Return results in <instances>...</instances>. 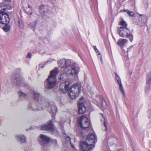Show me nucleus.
Instances as JSON below:
<instances>
[{"mask_svg":"<svg viewBox=\"0 0 151 151\" xmlns=\"http://www.w3.org/2000/svg\"><path fill=\"white\" fill-rule=\"evenodd\" d=\"M32 98L34 102H30L27 106V110L29 111H38L43 109V107L39 106L42 104V100L44 101V98L40 99V94L36 91L34 90L32 92Z\"/></svg>","mask_w":151,"mask_h":151,"instance_id":"nucleus-1","label":"nucleus"},{"mask_svg":"<svg viewBox=\"0 0 151 151\" xmlns=\"http://www.w3.org/2000/svg\"><path fill=\"white\" fill-rule=\"evenodd\" d=\"M97 137L95 134H90L86 137L85 141H81L79 146L82 151H90L95 146V143L97 141Z\"/></svg>","mask_w":151,"mask_h":151,"instance_id":"nucleus-2","label":"nucleus"},{"mask_svg":"<svg viewBox=\"0 0 151 151\" xmlns=\"http://www.w3.org/2000/svg\"><path fill=\"white\" fill-rule=\"evenodd\" d=\"M22 69L20 68L16 69L14 72L11 77V81L19 86L25 87L26 86L24 79L20 75L21 73Z\"/></svg>","mask_w":151,"mask_h":151,"instance_id":"nucleus-3","label":"nucleus"},{"mask_svg":"<svg viewBox=\"0 0 151 151\" xmlns=\"http://www.w3.org/2000/svg\"><path fill=\"white\" fill-rule=\"evenodd\" d=\"M70 65L71 62L69 60H65L64 71L67 72L69 74L72 75V76L76 77L79 72L80 68L76 64H74L71 65Z\"/></svg>","mask_w":151,"mask_h":151,"instance_id":"nucleus-4","label":"nucleus"},{"mask_svg":"<svg viewBox=\"0 0 151 151\" xmlns=\"http://www.w3.org/2000/svg\"><path fill=\"white\" fill-rule=\"evenodd\" d=\"M58 72V68H56L50 71V76L45 81L47 83V88L51 89L55 87L56 84V76Z\"/></svg>","mask_w":151,"mask_h":151,"instance_id":"nucleus-5","label":"nucleus"},{"mask_svg":"<svg viewBox=\"0 0 151 151\" xmlns=\"http://www.w3.org/2000/svg\"><path fill=\"white\" fill-rule=\"evenodd\" d=\"M117 32L120 37H127L129 39L131 42H132L134 38L133 35L130 33L129 30L127 28L120 27L117 29Z\"/></svg>","mask_w":151,"mask_h":151,"instance_id":"nucleus-6","label":"nucleus"},{"mask_svg":"<svg viewBox=\"0 0 151 151\" xmlns=\"http://www.w3.org/2000/svg\"><path fill=\"white\" fill-rule=\"evenodd\" d=\"M81 85L78 83L74 84L70 88L69 94L71 99H74L79 95L81 91Z\"/></svg>","mask_w":151,"mask_h":151,"instance_id":"nucleus-7","label":"nucleus"},{"mask_svg":"<svg viewBox=\"0 0 151 151\" xmlns=\"http://www.w3.org/2000/svg\"><path fill=\"white\" fill-rule=\"evenodd\" d=\"M50 137L42 134L39 136L38 141L42 149V151H45L50 140Z\"/></svg>","mask_w":151,"mask_h":151,"instance_id":"nucleus-8","label":"nucleus"},{"mask_svg":"<svg viewBox=\"0 0 151 151\" xmlns=\"http://www.w3.org/2000/svg\"><path fill=\"white\" fill-rule=\"evenodd\" d=\"M78 124L82 129H86L91 127V122L86 117L81 116L78 120Z\"/></svg>","mask_w":151,"mask_h":151,"instance_id":"nucleus-9","label":"nucleus"},{"mask_svg":"<svg viewBox=\"0 0 151 151\" xmlns=\"http://www.w3.org/2000/svg\"><path fill=\"white\" fill-rule=\"evenodd\" d=\"M42 104H40L39 106H42L40 105L43 104V105L46 107H48L47 109L48 111L50 113L52 112H56L57 111V107L55 106V104L51 102L49 103L47 101H45L44 99V101L42 100Z\"/></svg>","mask_w":151,"mask_h":151,"instance_id":"nucleus-10","label":"nucleus"},{"mask_svg":"<svg viewBox=\"0 0 151 151\" xmlns=\"http://www.w3.org/2000/svg\"><path fill=\"white\" fill-rule=\"evenodd\" d=\"M10 19L8 14L1 10L0 11V23H9Z\"/></svg>","mask_w":151,"mask_h":151,"instance_id":"nucleus-11","label":"nucleus"},{"mask_svg":"<svg viewBox=\"0 0 151 151\" xmlns=\"http://www.w3.org/2000/svg\"><path fill=\"white\" fill-rule=\"evenodd\" d=\"M40 129L42 130L53 131L55 129L52 121L50 120L47 124L41 125Z\"/></svg>","mask_w":151,"mask_h":151,"instance_id":"nucleus-12","label":"nucleus"},{"mask_svg":"<svg viewBox=\"0 0 151 151\" xmlns=\"http://www.w3.org/2000/svg\"><path fill=\"white\" fill-rule=\"evenodd\" d=\"M83 99V97L81 98L78 103V113L80 114L84 113L86 110V108L84 105L83 102L81 101Z\"/></svg>","mask_w":151,"mask_h":151,"instance_id":"nucleus-13","label":"nucleus"},{"mask_svg":"<svg viewBox=\"0 0 151 151\" xmlns=\"http://www.w3.org/2000/svg\"><path fill=\"white\" fill-rule=\"evenodd\" d=\"M151 83V73L150 72L147 75L146 78V85L145 88V91L150 90V84Z\"/></svg>","mask_w":151,"mask_h":151,"instance_id":"nucleus-14","label":"nucleus"},{"mask_svg":"<svg viewBox=\"0 0 151 151\" xmlns=\"http://www.w3.org/2000/svg\"><path fill=\"white\" fill-rule=\"evenodd\" d=\"M115 79L116 80L117 83L119 84V89L122 93L124 96H125V93L124 91V89L123 88V86L121 83V78L119 76V75L117 74L116 73H115Z\"/></svg>","mask_w":151,"mask_h":151,"instance_id":"nucleus-15","label":"nucleus"},{"mask_svg":"<svg viewBox=\"0 0 151 151\" xmlns=\"http://www.w3.org/2000/svg\"><path fill=\"white\" fill-rule=\"evenodd\" d=\"M46 6L45 5H40L39 6V12L42 15V17H43L45 15L46 12L45 8Z\"/></svg>","mask_w":151,"mask_h":151,"instance_id":"nucleus-16","label":"nucleus"},{"mask_svg":"<svg viewBox=\"0 0 151 151\" xmlns=\"http://www.w3.org/2000/svg\"><path fill=\"white\" fill-rule=\"evenodd\" d=\"M64 73L62 74L59 78V80L61 81H64L65 82L68 78V75H70L67 72H65ZM72 76V75H70ZM63 83H65L64 82Z\"/></svg>","mask_w":151,"mask_h":151,"instance_id":"nucleus-17","label":"nucleus"},{"mask_svg":"<svg viewBox=\"0 0 151 151\" xmlns=\"http://www.w3.org/2000/svg\"><path fill=\"white\" fill-rule=\"evenodd\" d=\"M100 103L103 109H105L106 108V103L103 96L101 95L99 96Z\"/></svg>","mask_w":151,"mask_h":151,"instance_id":"nucleus-18","label":"nucleus"},{"mask_svg":"<svg viewBox=\"0 0 151 151\" xmlns=\"http://www.w3.org/2000/svg\"><path fill=\"white\" fill-rule=\"evenodd\" d=\"M3 6L5 7L6 8H3V10L4 11L6 10V9H11L12 8V6L11 5L7 4L5 2H2L0 3V7H1Z\"/></svg>","mask_w":151,"mask_h":151,"instance_id":"nucleus-19","label":"nucleus"},{"mask_svg":"<svg viewBox=\"0 0 151 151\" xmlns=\"http://www.w3.org/2000/svg\"><path fill=\"white\" fill-rule=\"evenodd\" d=\"M127 41V40L126 39H120L118 40L117 44L119 46L122 47Z\"/></svg>","mask_w":151,"mask_h":151,"instance_id":"nucleus-20","label":"nucleus"},{"mask_svg":"<svg viewBox=\"0 0 151 151\" xmlns=\"http://www.w3.org/2000/svg\"><path fill=\"white\" fill-rule=\"evenodd\" d=\"M81 128L80 127H77L75 131V132L79 136H81L83 138H84L85 137L84 134V132L82 131L81 129Z\"/></svg>","mask_w":151,"mask_h":151,"instance_id":"nucleus-21","label":"nucleus"},{"mask_svg":"<svg viewBox=\"0 0 151 151\" xmlns=\"http://www.w3.org/2000/svg\"><path fill=\"white\" fill-rule=\"evenodd\" d=\"M17 139L18 141H19L21 143H24L26 141L25 137L22 135L17 136Z\"/></svg>","mask_w":151,"mask_h":151,"instance_id":"nucleus-22","label":"nucleus"},{"mask_svg":"<svg viewBox=\"0 0 151 151\" xmlns=\"http://www.w3.org/2000/svg\"><path fill=\"white\" fill-rule=\"evenodd\" d=\"M37 21H35L34 22H30L28 24V27L35 30L37 24Z\"/></svg>","mask_w":151,"mask_h":151,"instance_id":"nucleus-23","label":"nucleus"},{"mask_svg":"<svg viewBox=\"0 0 151 151\" xmlns=\"http://www.w3.org/2000/svg\"><path fill=\"white\" fill-rule=\"evenodd\" d=\"M9 23H4L2 24H5V26L3 27L2 29L5 32H8L11 28L10 26L8 24Z\"/></svg>","mask_w":151,"mask_h":151,"instance_id":"nucleus-24","label":"nucleus"},{"mask_svg":"<svg viewBox=\"0 0 151 151\" xmlns=\"http://www.w3.org/2000/svg\"><path fill=\"white\" fill-rule=\"evenodd\" d=\"M65 60H60L59 63H58L59 66L61 68H64L65 67Z\"/></svg>","mask_w":151,"mask_h":151,"instance_id":"nucleus-25","label":"nucleus"},{"mask_svg":"<svg viewBox=\"0 0 151 151\" xmlns=\"http://www.w3.org/2000/svg\"><path fill=\"white\" fill-rule=\"evenodd\" d=\"M119 23L120 25H121L122 27H126L127 26V22L123 19H122V20L120 21Z\"/></svg>","mask_w":151,"mask_h":151,"instance_id":"nucleus-26","label":"nucleus"},{"mask_svg":"<svg viewBox=\"0 0 151 151\" xmlns=\"http://www.w3.org/2000/svg\"><path fill=\"white\" fill-rule=\"evenodd\" d=\"M65 85V83H62L60 85L59 87V89L60 90V91L61 92L63 93H65L66 92V91L65 90V89H64L62 87V86H64Z\"/></svg>","mask_w":151,"mask_h":151,"instance_id":"nucleus-27","label":"nucleus"},{"mask_svg":"<svg viewBox=\"0 0 151 151\" xmlns=\"http://www.w3.org/2000/svg\"><path fill=\"white\" fill-rule=\"evenodd\" d=\"M102 117L104 119V121L103 122V124L104 125V131H106L107 130V125L106 124V122L105 121V119L104 118L103 116V115H102Z\"/></svg>","mask_w":151,"mask_h":151,"instance_id":"nucleus-28","label":"nucleus"},{"mask_svg":"<svg viewBox=\"0 0 151 151\" xmlns=\"http://www.w3.org/2000/svg\"><path fill=\"white\" fill-rule=\"evenodd\" d=\"M24 10L26 12V13L30 15H32V12L31 9H30L29 10H28V8H26L24 9Z\"/></svg>","mask_w":151,"mask_h":151,"instance_id":"nucleus-29","label":"nucleus"},{"mask_svg":"<svg viewBox=\"0 0 151 151\" xmlns=\"http://www.w3.org/2000/svg\"><path fill=\"white\" fill-rule=\"evenodd\" d=\"M18 94L20 97L25 96H27L26 93H23L22 91H20L18 92Z\"/></svg>","mask_w":151,"mask_h":151,"instance_id":"nucleus-30","label":"nucleus"},{"mask_svg":"<svg viewBox=\"0 0 151 151\" xmlns=\"http://www.w3.org/2000/svg\"><path fill=\"white\" fill-rule=\"evenodd\" d=\"M64 86V88L65 89V90L67 92V91H70V89L69 87V86L68 85L66 84L65 83V85L64 86Z\"/></svg>","mask_w":151,"mask_h":151,"instance_id":"nucleus-31","label":"nucleus"},{"mask_svg":"<svg viewBox=\"0 0 151 151\" xmlns=\"http://www.w3.org/2000/svg\"><path fill=\"white\" fill-rule=\"evenodd\" d=\"M127 14L129 15V16L133 17L134 16V13L132 11H129L128 12Z\"/></svg>","mask_w":151,"mask_h":151,"instance_id":"nucleus-32","label":"nucleus"},{"mask_svg":"<svg viewBox=\"0 0 151 151\" xmlns=\"http://www.w3.org/2000/svg\"><path fill=\"white\" fill-rule=\"evenodd\" d=\"M94 49L96 52L98 53V55H100L101 53L98 50L96 46H93Z\"/></svg>","mask_w":151,"mask_h":151,"instance_id":"nucleus-33","label":"nucleus"},{"mask_svg":"<svg viewBox=\"0 0 151 151\" xmlns=\"http://www.w3.org/2000/svg\"><path fill=\"white\" fill-rule=\"evenodd\" d=\"M110 139H109L108 142V145L109 147H111L112 145H114L113 141H112L111 142H110Z\"/></svg>","mask_w":151,"mask_h":151,"instance_id":"nucleus-34","label":"nucleus"},{"mask_svg":"<svg viewBox=\"0 0 151 151\" xmlns=\"http://www.w3.org/2000/svg\"><path fill=\"white\" fill-rule=\"evenodd\" d=\"M52 142L55 146H56L58 145L57 141L56 140H53L52 141Z\"/></svg>","mask_w":151,"mask_h":151,"instance_id":"nucleus-35","label":"nucleus"},{"mask_svg":"<svg viewBox=\"0 0 151 151\" xmlns=\"http://www.w3.org/2000/svg\"><path fill=\"white\" fill-rule=\"evenodd\" d=\"M147 112L148 114V118L150 119L151 114V110L150 109H149L147 111Z\"/></svg>","mask_w":151,"mask_h":151,"instance_id":"nucleus-36","label":"nucleus"},{"mask_svg":"<svg viewBox=\"0 0 151 151\" xmlns=\"http://www.w3.org/2000/svg\"><path fill=\"white\" fill-rule=\"evenodd\" d=\"M65 137H66L65 139H66V141H68V142L70 141V143H71V139L70 138V137L68 136H66L67 135L66 134H65Z\"/></svg>","mask_w":151,"mask_h":151,"instance_id":"nucleus-37","label":"nucleus"},{"mask_svg":"<svg viewBox=\"0 0 151 151\" xmlns=\"http://www.w3.org/2000/svg\"><path fill=\"white\" fill-rule=\"evenodd\" d=\"M32 57V54L30 52H28L27 53V56L26 57V58H28L29 59H30Z\"/></svg>","mask_w":151,"mask_h":151,"instance_id":"nucleus-38","label":"nucleus"},{"mask_svg":"<svg viewBox=\"0 0 151 151\" xmlns=\"http://www.w3.org/2000/svg\"><path fill=\"white\" fill-rule=\"evenodd\" d=\"M139 16L141 17V19H146V17L145 15L143 14H139Z\"/></svg>","mask_w":151,"mask_h":151,"instance_id":"nucleus-39","label":"nucleus"},{"mask_svg":"<svg viewBox=\"0 0 151 151\" xmlns=\"http://www.w3.org/2000/svg\"><path fill=\"white\" fill-rule=\"evenodd\" d=\"M18 25L19 27L22 29V27H23V24L22 23L21 24L20 21H18Z\"/></svg>","mask_w":151,"mask_h":151,"instance_id":"nucleus-40","label":"nucleus"},{"mask_svg":"<svg viewBox=\"0 0 151 151\" xmlns=\"http://www.w3.org/2000/svg\"><path fill=\"white\" fill-rule=\"evenodd\" d=\"M98 57L99 58H100V60H101L102 63L103 64V59H102V56L101 55V54L100 55H98Z\"/></svg>","mask_w":151,"mask_h":151,"instance_id":"nucleus-41","label":"nucleus"},{"mask_svg":"<svg viewBox=\"0 0 151 151\" xmlns=\"http://www.w3.org/2000/svg\"><path fill=\"white\" fill-rule=\"evenodd\" d=\"M134 45H132L131 46H129L128 48H127V51L126 52H127L129 51V49H131V48L133 47Z\"/></svg>","mask_w":151,"mask_h":151,"instance_id":"nucleus-42","label":"nucleus"},{"mask_svg":"<svg viewBox=\"0 0 151 151\" xmlns=\"http://www.w3.org/2000/svg\"><path fill=\"white\" fill-rule=\"evenodd\" d=\"M45 64H40L39 65V68H44V67L45 65Z\"/></svg>","mask_w":151,"mask_h":151,"instance_id":"nucleus-43","label":"nucleus"},{"mask_svg":"<svg viewBox=\"0 0 151 151\" xmlns=\"http://www.w3.org/2000/svg\"><path fill=\"white\" fill-rule=\"evenodd\" d=\"M123 11L124 12H126L127 13V12L129 11V10L127 9H124L123 10Z\"/></svg>","mask_w":151,"mask_h":151,"instance_id":"nucleus-44","label":"nucleus"},{"mask_svg":"<svg viewBox=\"0 0 151 151\" xmlns=\"http://www.w3.org/2000/svg\"><path fill=\"white\" fill-rule=\"evenodd\" d=\"M116 151H124V150L122 149H118Z\"/></svg>","mask_w":151,"mask_h":151,"instance_id":"nucleus-45","label":"nucleus"},{"mask_svg":"<svg viewBox=\"0 0 151 151\" xmlns=\"http://www.w3.org/2000/svg\"><path fill=\"white\" fill-rule=\"evenodd\" d=\"M108 130L109 131V132H108L109 133H111V129H110V128L109 129H108Z\"/></svg>","mask_w":151,"mask_h":151,"instance_id":"nucleus-46","label":"nucleus"},{"mask_svg":"<svg viewBox=\"0 0 151 151\" xmlns=\"http://www.w3.org/2000/svg\"><path fill=\"white\" fill-rule=\"evenodd\" d=\"M4 0L6 2H9V1H11L12 0Z\"/></svg>","mask_w":151,"mask_h":151,"instance_id":"nucleus-47","label":"nucleus"},{"mask_svg":"<svg viewBox=\"0 0 151 151\" xmlns=\"http://www.w3.org/2000/svg\"><path fill=\"white\" fill-rule=\"evenodd\" d=\"M28 7L30 9H32L30 7V6L29 5H28Z\"/></svg>","mask_w":151,"mask_h":151,"instance_id":"nucleus-48","label":"nucleus"},{"mask_svg":"<svg viewBox=\"0 0 151 151\" xmlns=\"http://www.w3.org/2000/svg\"><path fill=\"white\" fill-rule=\"evenodd\" d=\"M122 51H123L124 52H125V50L124 49H122Z\"/></svg>","mask_w":151,"mask_h":151,"instance_id":"nucleus-49","label":"nucleus"},{"mask_svg":"<svg viewBox=\"0 0 151 151\" xmlns=\"http://www.w3.org/2000/svg\"><path fill=\"white\" fill-rule=\"evenodd\" d=\"M71 147H73H73H74V146H73V145H71Z\"/></svg>","mask_w":151,"mask_h":151,"instance_id":"nucleus-50","label":"nucleus"},{"mask_svg":"<svg viewBox=\"0 0 151 151\" xmlns=\"http://www.w3.org/2000/svg\"><path fill=\"white\" fill-rule=\"evenodd\" d=\"M109 150H110L111 151V150L110 149V148H109Z\"/></svg>","mask_w":151,"mask_h":151,"instance_id":"nucleus-51","label":"nucleus"},{"mask_svg":"<svg viewBox=\"0 0 151 151\" xmlns=\"http://www.w3.org/2000/svg\"><path fill=\"white\" fill-rule=\"evenodd\" d=\"M142 22H144V20H143V21H142Z\"/></svg>","mask_w":151,"mask_h":151,"instance_id":"nucleus-52","label":"nucleus"},{"mask_svg":"<svg viewBox=\"0 0 151 151\" xmlns=\"http://www.w3.org/2000/svg\"><path fill=\"white\" fill-rule=\"evenodd\" d=\"M103 121V120H102V119H101V121Z\"/></svg>","mask_w":151,"mask_h":151,"instance_id":"nucleus-53","label":"nucleus"}]
</instances>
